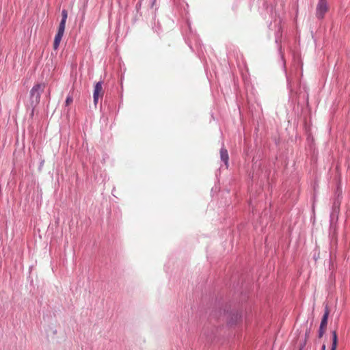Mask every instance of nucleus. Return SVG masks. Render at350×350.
<instances>
[{"mask_svg": "<svg viewBox=\"0 0 350 350\" xmlns=\"http://www.w3.org/2000/svg\"><path fill=\"white\" fill-rule=\"evenodd\" d=\"M336 193L338 195V198L337 199L334 201V211H337L339 210V207H340V200L338 199L339 196L341 195L342 193V189L340 187H338L337 188V190H336Z\"/></svg>", "mask_w": 350, "mask_h": 350, "instance_id": "obj_7", "label": "nucleus"}, {"mask_svg": "<svg viewBox=\"0 0 350 350\" xmlns=\"http://www.w3.org/2000/svg\"><path fill=\"white\" fill-rule=\"evenodd\" d=\"M329 10L327 0H319L316 8V16L319 19L324 18L325 14Z\"/></svg>", "mask_w": 350, "mask_h": 350, "instance_id": "obj_2", "label": "nucleus"}, {"mask_svg": "<svg viewBox=\"0 0 350 350\" xmlns=\"http://www.w3.org/2000/svg\"><path fill=\"white\" fill-rule=\"evenodd\" d=\"M329 314V310L327 308V306L325 308V312L322 317L321 322L320 324V327L326 329L327 325V319Z\"/></svg>", "mask_w": 350, "mask_h": 350, "instance_id": "obj_5", "label": "nucleus"}, {"mask_svg": "<svg viewBox=\"0 0 350 350\" xmlns=\"http://www.w3.org/2000/svg\"><path fill=\"white\" fill-rule=\"evenodd\" d=\"M322 350H325V345H323L322 346Z\"/></svg>", "mask_w": 350, "mask_h": 350, "instance_id": "obj_12", "label": "nucleus"}, {"mask_svg": "<svg viewBox=\"0 0 350 350\" xmlns=\"http://www.w3.org/2000/svg\"><path fill=\"white\" fill-rule=\"evenodd\" d=\"M299 350H301V349H300Z\"/></svg>", "mask_w": 350, "mask_h": 350, "instance_id": "obj_13", "label": "nucleus"}, {"mask_svg": "<svg viewBox=\"0 0 350 350\" xmlns=\"http://www.w3.org/2000/svg\"><path fill=\"white\" fill-rule=\"evenodd\" d=\"M65 28L64 27H58V31L57 34L55 35L54 42H53V49L55 50H57L59 47V43L62 40V38L63 37L64 33Z\"/></svg>", "mask_w": 350, "mask_h": 350, "instance_id": "obj_4", "label": "nucleus"}, {"mask_svg": "<svg viewBox=\"0 0 350 350\" xmlns=\"http://www.w3.org/2000/svg\"><path fill=\"white\" fill-rule=\"evenodd\" d=\"M72 102V98L70 96H68L66 100V105H70Z\"/></svg>", "mask_w": 350, "mask_h": 350, "instance_id": "obj_11", "label": "nucleus"}, {"mask_svg": "<svg viewBox=\"0 0 350 350\" xmlns=\"http://www.w3.org/2000/svg\"><path fill=\"white\" fill-rule=\"evenodd\" d=\"M103 82L98 81L95 84L93 92V99L95 105H97L99 98H103Z\"/></svg>", "mask_w": 350, "mask_h": 350, "instance_id": "obj_3", "label": "nucleus"}, {"mask_svg": "<svg viewBox=\"0 0 350 350\" xmlns=\"http://www.w3.org/2000/svg\"><path fill=\"white\" fill-rule=\"evenodd\" d=\"M333 338H332V345L331 350H336L338 342V336L336 331L332 332Z\"/></svg>", "mask_w": 350, "mask_h": 350, "instance_id": "obj_9", "label": "nucleus"}, {"mask_svg": "<svg viewBox=\"0 0 350 350\" xmlns=\"http://www.w3.org/2000/svg\"><path fill=\"white\" fill-rule=\"evenodd\" d=\"M220 158L221 160L225 163L226 167L228 165V153L227 150L224 147H221L220 150Z\"/></svg>", "mask_w": 350, "mask_h": 350, "instance_id": "obj_6", "label": "nucleus"}, {"mask_svg": "<svg viewBox=\"0 0 350 350\" xmlns=\"http://www.w3.org/2000/svg\"><path fill=\"white\" fill-rule=\"evenodd\" d=\"M325 328H322V327H319V338H322L325 332Z\"/></svg>", "mask_w": 350, "mask_h": 350, "instance_id": "obj_10", "label": "nucleus"}, {"mask_svg": "<svg viewBox=\"0 0 350 350\" xmlns=\"http://www.w3.org/2000/svg\"><path fill=\"white\" fill-rule=\"evenodd\" d=\"M45 88L44 83L35 85L30 91L31 105L33 108L38 105L40 100V95Z\"/></svg>", "mask_w": 350, "mask_h": 350, "instance_id": "obj_1", "label": "nucleus"}, {"mask_svg": "<svg viewBox=\"0 0 350 350\" xmlns=\"http://www.w3.org/2000/svg\"><path fill=\"white\" fill-rule=\"evenodd\" d=\"M67 16H68L67 11L66 10H63L62 12V20L59 25V27L65 28Z\"/></svg>", "mask_w": 350, "mask_h": 350, "instance_id": "obj_8", "label": "nucleus"}]
</instances>
